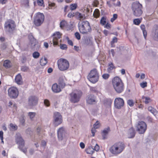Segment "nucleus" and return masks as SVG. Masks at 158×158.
I'll list each match as a JSON object with an SVG mask.
<instances>
[{"label":"nucleus","instance_id":"f257e3e1","mask_svg":"<svg viewBox=\"0 0 158 158\" xmlns=\"http://www.w3.org/2000/svg\"><path fill=\"white\" fill-rule=\"evenodd\" d=\"M113 86L116 92L118 94L123 92L124 85L122 80L118 77H115L112 80Z\"/></svg>","mask_w":158,"mask_h":158},{"label":"nucleus","instance_id":"f03ea898","mask_svg":"<svg viewBox=\"0 0 158 158\" xmlns=\"http://www.w3.org/2000/svg\"><path fill=\"white\" fill-rule=\"evenodd\" d=\"M125 147V145L123 143L118 142L113 145L110 148L109 151L112 154L117 155L123 152Z\"/></svg>","mask_w":158,"mask_h":158},{"label":"nucleus","instance_id":"7ed1b4c3","mask_svg":"<svg viewBox=\"0 0 158 158\" xmlns=\"http://www.w3.org/2000/svg\"><path fill=\"white\" fill-rule=\"evenodd\" d=\"M16 25L15 22L12 19H7L4 24V29L5 32L12 33L15 30Z\"/></svg>","mask_w":158,"mask_h":158},{"label":"nucleus","instance_id":"20e7f679","mask_svg":"<svg viewBox=\"0 0 158 158\" xmlns=\"http://www.w3.org/2000/svg\"><path fill=\"white\" fill-rule=\"evenodd\" d=\"M99 73L96 69L91 70L87 76V79L91 82L94 84L97 82L99 79Z\"/></svg>","mask_w":158,"mask_h":158},{"label":"nucleus","instance_id":"39448f33","mask_svg":"<svg viewBox=\"0 0 158 158\" xmlns=\"http://www.w3.org/2000/svg\"><path fill=\"white\" fill-rule=\"evenodd\" d=\"M78 28L80 33L83 34H87L91 30L89 23L87 21H84L81 24H79Z\"/></svg>","mask_w":158,"mask_h":158},{"label":"nucleus","instance_id":"423d86ee","mask_svg":"<svg viewBox=\"0 0 158 158\" xmlns=\"http://www.w3.org/2000/svg\"><path fill=\"white\" fill-rule=\"evenodd\" d=\"M82 95L81 91H74L70 93V101L72 103H76L79 102Z\"/></svg>","mask_w":158,"mask_h":158},{"label":"nucleus","instance_id":"0eeeda50","mask_svg":"<svg viewBox=\"0 0 158 158\" xmlns=\"http://www.w3.org/2000/svg\"><path fill=\"white\" fill-rule=\"evenodd\" d=\"M58 67L61 71H64L68 69L69 67V62L64 58H60L57 62Z\"/></svg>","mask_w":158,"mask_h":158},{"label":"nucleus","instance_id":"6e6552de","mask_svg":"<svg viewBox=\"0 0 158 158\" xmlns=\"http://www.w3.org/2000/svg\"><path fill=\"white\" fill-rule=\"evenodd\" d=\"M44 19V16L43 13L40 12L37 13L34 18L33 23L35 26L39 27L41 26Z\"/></svg>","mask_w":158,"mask_h":158},{"label":"nucleus","instance_id":"1a4fd4ad","mask_svg":"<svg viewBox=\"0 0 158 158\" xmlns=\"http://www.w3.org/2000/svg\"><path fill=\"white\" fill-rule=\"evenodd\" d=\"M16 142L19 145V148L25 153L27 152V148L24 147L25 142L21 137L17 136L16 138Z\"/></svg>","mask_w":158,"mask_h":158},{"label":"nucleus","instance_id":"9d476101","mask_svg":"<svg viewBox=\"0 0 158 158\" xmlns=\"http://www.w3.org/2000/svg\"><path fill=\"white\" fill-rule=\"evenodd\" d=\"M62 34L59 32H56L52 35V37L49 39L48 40H51L52 37V41H50V43L52 44L54 46H56L58 44L59 40L61 38Z\"/></svg>","mask_w":158,"mask_h":158},{"label":"nucleus","instance_id":"9b49d317","mask_svg":"<svg viewBox=\"0 0 158 158\" xmlns=\"http://www.w3.org/2000/svg\"><path fill=\"white\" fill-rule=\"evenodd\" d=\"M54 123L56 126L61 124L62 122V117L60 114L58 112L54 113L53 116Z\"/></svg>","mask_w":158,"mask_h":158},{"label":"nucleus","instance_id":"f8f14e48","mask_svg":"<svg viewBox=\"0 0 158 158\" xmlns=\"http://www.w3.org/2000/svg\"><path fill=\"white\" fill-rule=\"evenodd\" d=\"M114 107L117 109H120L123 106L124 102L123 99L120 98H116L114 100Z\"/></svg>","mask_w":158,"mask_h":158},{"label":"nucleus","instance_id":"ddd939ff","mask_svg":"<svg viewBox=\"0 0 158 158\" xmlns=\"http://www.w3.org/2000/svg\"><path fill=\"white\" fill-rule=\"evenodd\" d=\"M8 94L11 98H16L18 95L19 92L16 88L12 87L8 89Z\"/></svg>","mask_w":158,"mask_h":158},{"label":"nucleus","instance_id":"4468645a","mask_svg":"<svg viewBox=\"0 0 158 158\" xmlns=\"http://www.w3.org/2000/svg\"><path fill=\"white\" fill-rule=\"evenodd\" d=\"M138 131L140 134H143L147 129V125L143 121H139L137 125Z\"/></svg>","mask_w":158,"mask_h":158},{"label":"nucleus","instance_id":"2eb2a0df","mask_svg":"<svg viewBox=\"0 0 158 158\" xmlns=\"http://www.w3.org/2000/svg\"><path fill=\"white\" fill-rule=\"evenodd\" d=\"M38 98L35 96H31L28 98V105L32 106L36 105L38 102Z\"/></svg>","mask_w":158,"mask_h":158},{"label":"nucleus","instance_id":"dca6fc26","mask_svg":"<svg viewBox=\"0 0 158 158\" xmlns=\"http://www.w3.org/2000/svg\"><path fill=\"white\" fill-rule=\"evenodd\" d=\"M154 40L158 41V25L154 26L152 31Z\"/></svg>","mask_w":158,"mask_h":158},{"label":"nucleus","instance_id":"f3484780","mask_svg":"<svg viewBox=\"0 0 158 158\" xmlns=\"http://www.w3.org/2000/svg\"><path fill=\"white\" fill-rule=\"evenodd\" d=\"M142 8V5L138 2H134L132 5V10H141Z\"/></svg>","mask_w":158,"mask_h":158},{"label":"nucleus","instance_id":"a211bd4d","mask_svg":"<svg viewBox=\"0 0 158 158\" xmlns=\"http://www.w3.org/2000/svg\"><path fill=\"white\" fill-rule=\"evenodd\" d=\"M86 100L88 103L90 104L96 102L94 96L92 95H89L88 96Z\"/></svg>","mask_w":158,"mask_h":158},{"label":"nucleus","instance_id":"6ab92c4d","mask_svg":"<svg viewBox=\"0 0 158 158\" xmlns=\"http://www.w3.org/2000/svg\"><path fill=\"white\" fill-rule=\"evenodd\" d=\"M52 90L54 92L56 93H59L61 91L60 87L56 83L52 85Z\"/></svg>","mask_w":158,"mask_h":158},{"label":"nucleus","instance_id":"aec40b11","mask_svg":"<svg viewBox=\"0 0 158 158\" xmlns=\"http://www.w3.org/2000/svg\"><path fill=\"white\" fill-rule=\"evenodd\" d=\"M75 17L80 20H82L86 19L84 14H82L78 12L75 13Z\"/></svg>","mask_w":158,"mask_h":158},{"label":"nucleus","instance_id":"412c9836","mask_svg":"<svg viewBox=\"0 0 158 158\" xmlns=\"http://www.w3.org/2000/svg\"><path fill=\"white\" fill-rule=\"evenodd\" d=\"M64 131V129L63 127L59 128L57 131V135L59 139L62 140L63 138L62 134Z\"/></svg>","mask_w":158,"mask_h":158},{"label":"nucleus","instance_id":"4be33fe9","mask_svg":"<svg viewBox=\"0 0 158 158\" xmlns=\"http://www.w3.org/2000/svg\"><path fill=\"white\" fill-rule=\"evenodd\" d=\"M12 64L9 60H6L3 62V66L6 69H9L12 67Z\"/></svg>","mask_w":158,"mask_h":158},{"label":"nucleus","instance_id":"5701e85b","mask_svg":"<svg viewBox=\"0 0 158 158\" xmlns=\"http://www.w3.org/2000/svg\"><path fill=\"white\" fill-rule=\"evenodd\" d=\"M15 81L18 84L21 85L23 83L22 76L20 74H18L15 77Z\"/></svg>","mask_w":158,"mask_h":158},{"label":"nucleus","instance_id":"b1692460","mask_svg":"<svg viewBox=\"0 0 158 158\" xmlns=\"http://www.w3.org/2000/svg\"><path fill=\"white\" fill-rule=\"evenodd\" d=\"M68 24L67 22L64 20H62L60 23V27L63 29L68 27Z\"/></svg>","mask_w":158,"mask_h":158},{"label":"nucleus","instance_id":"393cba45","mask_svg":"<svg viewBox=\"0 0 158 158\" xmlns=\"http://www.w3.org/2000/svg\"><path fill=\"white\" fill-rule=\"evenodd\" d=\"M110 131V128L109 127L105 129L102 132V135L103 139H105L106 138V136L108 134V132Z\"/></svg>","mask_w":158,"mask_h":158},{"label":"nucleus","instance_id":"a878e982","mask_svg":"<svg viewBox=\"0 0 158 158\" xmlns=\"http://www.w3.org/2000/svg\"><path fill=\"white\" fill-rule=\"evenodd\" d=\"M141 29L142 30L143 34L144 37L146 39L147 36V32L145 30V27L144 24H141L140 26Z\"/></svg>","mask_w":158,"mask_h":158},{"label":"nucleus","instance_id":"bb28decb","mask_svg":"<svg viewBox=\"0 0 158 158\" xmlns=\"http://www.w3.org/2000/svg\"><path fill=\"white\" fill-rule=\"evenodd\" d=\"M59 85L61 88H64L65 85V84L62 78H60L59 81Z\"/></svg>","mask_w":158,"mask_h":158},{"label":"nucleus","instance_id":"cd10ccee","mask_svg":"<svg viewBox=\"0 0 158 158\" xmlns=\"http://www.w3.org/2000/svg\"><path fill=\"white\" fill-rule=\"evenodd\" d=\"M47 62V59L45 57L42 58L40 60V64L42 66L45 65Z\"/></svg>","mask_w":158,"mask_h":158},{"label":"nucleus","instance_id":"c85d7f7f","mask_svg":"<svg viewBox=\"0 0 158 158\" xmlns=\"http://www.w3.org/2000/svg\"><path fill=\"white\" fill-rule=\"evenodd\" d=\"M142 99L143 100V101L146 104H148L149 102H150L152 101L151 99L150 98L144 96H142Z\"/></svg>","mask_w":158,"mask_h":158},{"label":"nucleus","instance_id":"c756f323","mask_svg":"<svg viewBox=\"0 0 158 158\" xmlns=\"http://www.w3.org/2000/svg\"><path fill=\"white\" fill-rule=\"evenodd\" d=\"M86 152L88 154H92L94 152V149L91 147H89L86 149Z\"/></svg>","mask_w":158,"mask_h":158},{"label":"nucleus","instance_id":"7c9ffc66","mask_svg":"<svg viewBox=\"0 0 158 158\" xmlns=\"http://www.w3.org/2000/svg\"><path fill=\"white\" fill-rule=\"evenodd\" d=\"M148 110L155 115L157 113V111L156 109L153 108L152 106H149L148 108Z\"/></svg>","mask_w":158,"mask_h":158},{"label":"nucleus","instance_id":"2f4dec72","mask_svg":"<svg viewBox=\"0 0 158 158\" xmlns=\"http://www.w3.org/2000/svg\"><path fill=\"white\" fill-rule=\"evenodd\" d=\"M134 14L136 17H139L143 13L142 10H134Z\"/></svg>","mask_w":158,"mask_h":158},{"label":"nucleus","instance_id":"473e14b6","mask_svg":"<svg viewBox=\"0 0 158 158\" xmlns=\"http://www.w3.org/2000/svg\"><path fill=\"white\" fill-rule=\"evenodd\" d=\"M130 133V136L129 137V138H132L134 137L135 135V132L133 128H131L129 130Z\"/></svg>","mask_w":158,"mask_h":158},{"label":"nucleus","instance_id":"72a5a7b5","mask_svg":"<svg viewBox=\"0 0 158 158\" xmlns=\"http://www.w3.org/2000/svg\"><path fill=\"white\" fill-rule=\"evenodd\" d=\"M115 69V67L114 66L112 62H111L108 65V71L112 70L113 69Z\"/></svg>","mask_w":158,"mask_h":158},{"label":"nucleus","instance_id":"f704fd0d","mask_svg":"<svg viewBox=\"0 0 158 158\" xmlns=\"http://www.w3.org/2000/svg\"><path fill=\"white\" fill-rule=\"evenodd\" d=\"M141 20L139 19H135L133 20V23L134 24L139 25L140 23Z\"/></svg>","mask_w":158,"mask_h":158},{"label":"nucleus","instance_id":"c9c22d12","mask_svg":"<svg viewBox=\"0 0 158 158\" xmlns=\"http://www.w3.org/2000/svg\"><path fill=\"white\" fill-rule=\"evenodd\" d=\"M100 15L99 10H94L93 13V16L94 17L97 18L99 17Z\"/></svg>","mask_w":158,"mask_h":158},{"label":"nucleus","instance_id":"e433bc0d","mask_svg":"<svg viewBox=\"0 0 158 158\" xmlns=\"http://www.w3.org/2000/svg\"><path fill=\"white\" fill-rule=\"evenodd\" d=\"M10 129L14 131L16 130L18 127L16 125H14L12 123L10 124Z\"/></svg>","mask_w":158,"mask_h":158},{"label":"nucleus","instance_id":"4c0bfd02","mask_svg":"<svg viewBox=\"0 0 158 158\" xmlns=\"http://www.w3.org/2000/svg\"><path fill=\"white\" fill-rule=\"evenodd\" d=\"M32 56L34 58L37 59L39 57L40 54L38 52H35L33 53Z\"/></svg>","mask_w":158,"mask_h":158},{"label":"nucleus","instance_id":"58836bf2","mask_svg":"<svg viewBox=\"0 0 158 158\" xmlns=\"http://www.w3.org/2000/svg\"><path fill=\"white\" fill-rule=\"evenodd\" d=\"M106 23V19L105 17H103L100 20V23L102 25H104Z\"/></svg>","mask_w":158,"mask_h":158},{"label":"nucleus","instance_id":"ea45409f","mask_svg":"<svg viewBox=\"0 0 158 158\" xmlns=\"http://www.w3.org/2000/svg\"><path fill=\"white\" fill-rule=\"evenodd\" d=\"M127 102V104L131 107L133 106L134 104V102L132 100H128Z\"/></svg>","mask_w":158,"mask_h":158},{"label":"nucleus","instance_id":"a19ab883","mask_svg":"<svg viewBox=\"0 0 158 158\" xmlns=\"http://www.w3.org/2000/svg\"><path fill=\"white\" fill-rule=\"evenodd\" d=\"M44 104L45 106L47 107L49 106L50 105V101L47 99H45L44 100Z\"/></svg>","mask_w":158,"mask_h":158},{"label":"nucleus","instance_id":"79ce46f5","mask_svg":"<svg viewBox=\"0 0 158 158\" xmlns=\"http://www.w3.org/2000/svg\"><path fill=\"white\" fill-rule=\"evenodd\" d=\"M77 4H72L70 5V9L71 10H75L77 8Z\"/></svg>","mask_w":158,"mask_h":158},{"label":"nucleus","instance_id":"37998d69","mask_svg":"<svg viewBox=\"0 0 158 158\" xmlns=\"http://www.w3.org/2000/svg\"><path fill=\"white\" fill-rule=\"evenodd\" d=\"M100 126V123L98 121H97L96 123L94 125V127L95 129H97Z\"/></svg>","mask_w":158,"mask_h":158},{"label":"nucleus","instance_id":"c03bdc74","mask_svg":"<svg viewBox=\"0 0 158 158\" xmlns=\"http://www.w3.org/2000/svg\"><path fill=\"white\" fill-rule=\"evenodd\" d=\"M28 116L30 117V118L32 119V118H33L35 115V112H29L28 113Z\"/></svg>","mask_w":158,"mask_h":158},{"label":"nucleus","instance_id":"a18cd8bd","mask_svg":"<svg viewBox=\"0 0 158 158\" xmlns=\"http://www.w3.org/2000/svg\"><path fill=\"white\" fill-rule=\"evenodd\" d=\"M60 48L62 50H66L67 48V45L65 44H60Z\"/></svg>","mask_w":158,"mask_h":158},{"label":"nucleus","instance_id":"49530a36","mask_svg":"<svg viewBox=\"0 0 158 158\" xmlns=\"http://www.w3.org/2000/svg\"><path fill=\"white\" fill-rule=\"evenodd\" d=\"M118 17V15L117 14H114L113 15V17L110 19V21L111 22H114Z\"/></svg>","mask_w":158,"mask_h":158},{"label":"nucleus","instance_id":"de8ad7c7","mask_svg":"<svg viewBox=\"0 0 158 158\" xmlns=\"http://www.w3.org/2000/svg\"><path fill=\"white\" fill-rule=\"evenodd\" d=\"M28 67L26 66H23L21 68V71L23 72H27L28 70Z\"/></svg>","mask_w":158,"mask_h":158},{"label":"nucleus","instance_id":"09e8293b","mask_svg":"<svg viewBox=\"0 0 158 158\" xmlns=\"http://www.w3.org/2000/svg\"><path fill=\"white\" fill-rule=\"evenodd\" d=\"M118 39L117 37H114L112 41L111 42V47H113L112 45L115 43H116L117 42Z\"/></svg>","mask_w":158,"mask_h":158},{"label":"nucleus","instance_id":"8fccbe9b","mask_svg":"<svg viewBox=\"0 0 158 158\" xmlns=\"http://www.w3.org/2000/svg\"><path fill=\"white\" fill-rule=\"evenodd\" d=\"M55 6V4L54 3H49L48 5V8L49 9H54Z\"/></svg>","mask_w":158,"mask_h":158},{"label":"nucleus","instance_id":"3c124183","mask_svg":"<svg viewBox=\"0 0 158 158\" xmlns=\"http://www.w3.org/2000/svg\"><path fill=\"white\" fill-rule=\"evenodd\" d=\"M75 13H74L73 12H71L68 15V17L69 18H71L73 17H75Z\"/></svg>","mask_w":158,"mask_h":158},{"label":"nucleus","instance_id":"603ef678","mask_svg":"<svg viewBox=\"0 0 158 158\" xmlns=\"http://www.w3.org/2000/svg\"><path fill=\"white\" fill-rule=\"evenodd\" d=\"M110 77V75L107 73H104L102 75V77L105 79H108Z\"/></svg>","mask_w":158,"mask_h":158},{"label":"nucleus","instance_id":"864d4df0","mask_svg":"<svg viewBox=\"0 0 158 158\" xmlns=\"http://www.w3.org/2000/svg\"><path fill=\"white\" fill-rule=\"evenodd\" d=\"M66 39L67 40L68 44L71 46H73V44L72 41L70 40L69 38L68 37H66Z\"/></svg>","mask_w":158,"mask_h":158},{"label":"nucleus","instance_id":"5fc2aeb1","mask_svg":"<svg viewBox=\"0 0 158 158\" xmlns=\"http://www.w3.org/2000/svg\"><path fill=\"white\" fill-rule=\"evenodd\" d=\"M75 35L76 38L78 40H79L81 39V36L80 34L78 32H76L75 33Z\"/></svg>","mask_w":158,"mask_h":158},{"label":"nucleus","instance_id":"6e6d98bb","mask_svg":"<svg viewBox=\"0 0 158 158\" xmlns=\"http://www.w3.org/2000/svg\"><path fill=\"white\" fill-rule=\"evenodd\" d=\"M147 82H143L140 84V86L142 88H144L147 86Z\"/></svg>","mask_w":158,"mask_h":158},{"label":"nucleus","instance_id":"4d7b16f0","mask_svg":"<svg viewBox=\"0 0 158 158\" xmlns=\"http://www.w3.org/2000/svg\"><path fill=\"white\" fill-rule=\"evenodd\" d=\"M37 4L39 6H42L44 4L43 0H37Z\"/></svg>","mask_w":158,"mask_h":158},{"label":"nucleus","instance_id":"13d9d810","mask_svg":"<svg viewBox=\"0 0 158 158\" xmlns=\"http://www.w3.org/2000/svg\"><path fill=\"white\" fill-rule=\"evenodd\" d=\"M37 131L38 133H42L43 132V130H42L41 127H38L37 128Z\"/></svg>","mask_w":158,"mask_h":158},{"label":"nucleus","instance_id":"bf43d9fd","mask_svg":"<svg viewBox=\"0 0 158 158\" xmlns=\"http://www.w3.org/2000/svg\"><path fill=\"white\" fill-rule=\"evenodd\" d=\"M105 27L107 29H109L110 28L111 25L110 24L108 23H107L106 24H105Z\"/></svg>","mask_w":158,"mask_h":158},{"label":"nucleus","instance_id":"052dcab7","mask_svg":"<svg viewBox=\"0 0 158 158\" xmlns=\"http://www.w3.org/2000/svg\"><path fill=\"white\" fill-rule=\"evenodd\" d=\"M96 131L95 129L94 128H93L91 130V132L92 134V136H94L95 133V132Z\"/></svg>","mask_w":158,"mask_h":158},{"label":"nucleus","instance_id":"680f3d73","mask_svg":"<svg viewBox=\"0 0 158 158\" xmlns=\"http://www.w3.org/2000/svg\"><path fill=\"white\" fill-rule=\"evenodd\" d=\"M99 4L97 0H94L93 3V5L95 6H97Z\"/></svg>","mask_w":158,"mask_h":158},{"label":"nucleus","instance_id":"e2e57ef3","mask_svg":"<svg viewBox=\"0 0 158 158\" xmlns=\"http://www.w3.org/2000/svg\"><path fill=\"white\" fill-rule=\"evenodd\" d=\"M80 146L82 149H83L85 147V145L83 142H81L80 143Z\"/></svg>","mask_w":158,"mask_h":158},{"label":"nucleus","instance_id":"0e129e2a","mask_svg":"<svg viewBox=\"0 0 158 158\" xmlns=\"http://www.w3.org/2000/svg\"><path fill=\"white\" fill-rule=\"evenodd\" d=\"M99 149V146L97 144H96L95 145V146L94 147V149L95 150H96V151H98Z\"/></svg>","mask_w":158,"mask_h":158},{"label":"nucleus","instance_id":"69168bd1","mask_svg":"<svg viewBox=\"0 0 158 158\" xmlns=\"http://www.w3.org/2000/svg\"><path fill=\"white\" fill-rule=\"evenodd\" d=\"M44 45L46 48H48V44L47 42H44Z\"/></svg>","mask_w":158,"mask_h":158},{"label":"nucleus","instance_id":"338daca9","mask_svg":"<svg viewBox=\"0 0 158 158\" xmlns=\"http://www.w3.org/2000/svg\"><path fill=\"white\" fill-rule=\"evenodd\" d=\"M3 132L2 131H0V138L2 139L3 138Z\"/></svg>","mask_w":158,"mask_h":158},{"label":"nucleus","instance_id":"774afa93","mask_svg":"<svg viewBox=\"0 0 158 158\" xmlns=\"http://www.w3.org/2000/svg\"><path fill=\"white\" fill-rule=\"evenodd\" d=\"M53 71L52 69L51 68H49L48 70V72L49 73H51Z\"/></svg>","mask_w":158,"mask_h":158}]
</instances>
